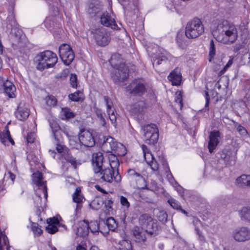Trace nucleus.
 I'll return each instance as SVG.
<instances>
[{
	"instance_id": "obj_1",
	"label": "nucleus",
	"mask_w": 250,
	"mask_h": 250,
	"mask_svg": "<svg viewBox=\"0 0 250 250\" xmlns=\"http://www.w3.org/2000/svg\"><path fill=\"white\" fill-rule=\"evenodd\" d=\"M104 156L101 152L94 153L92 157V164L94 173L97 176L99 177L103 181L111 183L113 180L118 183L121 182L122 177L118 170L114 176V168L119 166V162L117 158L113 156V160L109 163L110 168L106 167L104 165Z\"/></svg>"
},
{
	"instance_id": "obj_2",
	"label": "nucleus",
	"mask_w": 250,
	"mask_h": 250,
	"mask_svg": "<svg viewBox=\"0 0 250 250\" xmlns=\"http://www.w3.org/2000/svg\"><path fill=\"white\" fill-rule=\"evenodd\" d=\"M139 223L141 228L135 226L132 230L135 241L139 243L146 242V238L145 233L150 237H154L161 231V227L157 221L148 213H144L139 216Z\"/></svg>"
},
{
	"instance_id": "obj_3",
	"label": "nucleus",
	"mask_w": 250,
	"mask_h": 250,
	"mask_svg": "<svg viewBox=\"0 0 250 250\" xmlns=\"http://www.w3.org/2000/svg\"><path fill=\"white\" fill-rule=\"evenodd\" d=\"M120 58V54H115L111 56L109 60V63L113 67L110 73L111 78L116 84L127 80L129 76V69L126 64L124 62H117Z\"/></svg>"
},
{
	"instance_id": "obj_4",
	"label": "nucleus",
	"mask_w": 250,
	"mask_h": 250,
	"mask_svg": "<svg viewBox=\"0 0 250 250\" xmlns=\"http://www.w3.org/2000/svg\"><path fill=\"white\" fill-rule=\"evenodd\" d=\"M214 28L216 33L224 34L228 38V42L232 43L238 38V31L235 25L227 20H216L214 21Z\"/></svg>"
},
{
	"instance_id": "obj_5",
	"label": "nucleus",
	"mask_w": 250,
	"mask_h": 250,
	"mask_svg": "<svg viewBox=\"0 0 250 250\" xmlns=\"http://www.w3.org/2000/svg\"><path fill=\"white\" fill-rule=\"evenodd\" d=\"M103 142L101 143V148L106 153H114L112 157L116 155L124 156L126 154L125 146L121 143L117 142L113 137L107 136H103Z\"/></svg>"
},
{
	"instance_id": "obj_6",
	"label": "nucleus",
	"mask_w": 250,
	"mask_h": 250,
	"mask_svg": "<svg viewBox=\"0 0 250 250\" xmlns=\"http://www.w3.org/2000/svg\"><path fill=\"white\" fill-rule=\"evenodd\" d=\"M204 32V27L201 20L195 18L188 21L185 31V36L188 39H194L200 36Z\"/></svg>"
},
{
	"instance_id": "obj_7",
	"label": "nucleus",
	"mask_w": 250,
	"mask_h": 250,
	"mask_svg": "<svg viewBox=\"0 0 250 250\" xmlns=\"http://www.w3.org/2000/svg\"><path fill=\"white\" fill-rule=\"evenodd\" d=\"M143 130L144 136L146 144L154 145L159 139V130L154 124H150L141 125Z\"/></svg>"
},
{
	"instance_id": "obj_8",
	"label": "nucleus",
	"mask_w": 250,
	"mask_h": 250,
	"mask_svg": "<svg viewBox=\"0 0 250 250\" xmlns=\"http://www.w3.org/2000/svg\"><path fill=\"white\" fill-rule=\"evenodd\" d=\"M17 42H18L17 47H18L20 53L28 56L30 49L32 48V45L28 42L25 35L21 29L17 26Z\"/></svg>"
},
{
	"instance_id": "obj_9",
	"label": "nucleus",
	"mask_w": 250,
	"mask_h": 250,
	"mask_svg": "<svg viewBox=\"0 0 250 250\" xmlns=\"http://www.w3.org/2000/svg\"><path fill=\"white\" fill-rule=\"evenodd\" d=\"M42 174L41 172L38 171L32 174L33 182L38 187V192L41 191L43 194L44 197L46 200H47L48 194L46 182L42 181ZM36 195L37 197V201L41 202V195L40 194H38V191H36Z\"/></svg>"
},
{
	"instance_id": "obj_10",
	"label": "nucleus",
	"mask_w": 250,
	"mask_h": 250,
	"mask_svg": "<svg viewBox=\"0 0 250 250\" xmlns=\"http://www.w3.org/2000/svg\"><path fill=\"white\" fill-rule=\"evenodd\" d=\"M59 54L63 63L66 65H70L74 59L75 55L70 46L66 43L60 45Z\"/></svg>"
},
{
	"instance_id": "obj_11",
	"label": "nucleus",
	"mask_w": 250,
	"mask_h": 250,
	"mask_svg": "<svg viewBox=\"0 0 250 250\" xmlns=\"http://www.w3.org/2000/svg\"><path fill=\"white\" fill-rule=\"evenodd\" d=\"M129 94L135 96H142L146 91L145 83L140 80L135 79L126 87Z\"/></svg>"
},
{
	"instance_id": "obj_12",
	"label": "nucleus",
	"mask_w": 250,
	"mask_h": 250,
	"mask_svg": "<svg viewBox=\"0 0 250 250\" xmlns=\"http://www.w3.org/2000/svg\"><path fill=\"white\" fill-rule=\"evenodd\" d=\"M94 34V38L98 45L104 46L110 42V37L106 29L103 27L96 29L91 31Z\"/></svg>"
},
{
	"instance_id": "obj_13",
	"label": "nucleus",
	"mask_w": 250,
	"mask_h": 250,
	"mask_svg": "<svg viewBox=\"0 0 250 250\" xmlns=\"http://www.w3.org/2000/svg\"><path fill=\"white\" fill-rule=\"evenodd\" d=\"M232 236L237 242H245L250 240V229L245 227L235 229L232 233Z\"/></svg>"
},
{
	"instance_id": "obj_14",
	"label": "nucleus",
	"mask_w": 250,
	"mask_h": 250,
	"mask_svg": "<svg viewBox=\"0 0 250 250\" xmlns=\"http://www.w3.org/2000/svg\"><path fill=\"white\" fill-rule=\"evenodd\" d=\"M79 140L80 143L85 147L93 146L95 144L92 134L88 130L81 129L79 134Z\"/></svg>"
},
{
	"instance_id": "obj_15",
	"label": "nucleus",
	"mask_w": 250,
	"mask_h": 250,
	"mask_svg": "<svg viewBox=\"0 0 250 250\" xmlns=\"http://www.w3.org/2000/svg\"><path fill=\"white\" fill-rule=\"evenodd\" d=\"M100 17V22L104 26L110 27L113 30H119L115 20L112 19L109 14L106 12L103 13Z\"/></svg>"
},
{
	"instance_id": "obj_16",
	"label": "nucleus",
	"mask_w": 250,
	"mask_h": 250,
	"mask_svg": "<svg viewBox=\"0 0 250 250\" xmlns=\"http://www.w3.org/2000/svg\"><path fill=\"white\" fill-rule=\"evenodd\" d=\"M220 132L218 130H213L210 132L209 141L208 143V148L209 152L211 153L216 148L219 144Z\"/></svg>"
},
{
	"instance_id": "obj_17",
	"label": "nucleus",
	"mask_w": 250,
	"mask_h": 250,
	"mask_svg": "<svg viewBox=\"0 0 250 250\" xmlns=\"http://www.w3.org/2000/svg\"><path fill=\"white\" fill-rule=\"evenodd\" d=\"M182 74L178 68L172 70L167 76V79L172 85L179 86L182 83Z\"/></svg>"
},
{
	"instance_id": "obj_18",
	"label": "nucleus",
	"mask_w": 250,
	"mask_h": 250,
	"mask_svg": "<svg viewBox=\"0 0 250 250\" xmlns=\"http://www.w3.org/2000/svg\"><path fill=\"white\" fill-rule=\"evenodd\" d=\"M220 157L227 166H232L235 164L236 161V153L233 154L230 151H222Z\"/></svg>"
},
{
	"instance_id": "obj_19",
	"label": "nucleus",
	"mask_w": 250,
	"mask_h": 250,
	"mask_svg": "<svg viewBox=\"0 0 250 250\" xmlns=\"http://www.w3.org/2000/svg\"><path fill=\"white\" fill-rule=\"evenodd\" d=\"M126 176L130 185L133 186H137V181L143 178V176L134 169H128Z\"/></svg>"
},
{
	"instance_id": "obj_20",
	"label": "nucleus",
	"mask_w": 250,
	"mask_h": 250,
	"mask_svg": "<svg viewBox=\"0 0 250 250\" xmlns=\"http://www.w3.org/2000/svg\"><path fill=\"white\" fill-rule=\"evenodd\" d=\"M1 87L3 88L4 92L9 97H15V95L13 90L15 85L13 83L8 80L4 81L0 77V88Z\"/></svg>"
},
{
	"instance_id": "obj_21",
	"label": "nucleus",
	"mask_w": 250,
	"mask_h": 250,
	"mask_svg": "<svg viewBox=\"0 0 250 250\" xmlns=\"http://www.w3.org/2000/svg\"><path fill=\"white\" fill-rule=\"evenodd\" d=\"M42 53L46 61L47 64H46V66L49 67V68L53 67L58 61L57 55L50 50H46Z\"/></svg>"
},
{
	"instance_id": "obj_22",
	"label": "nucleus",
	"mask_w": 250,
	"mask_h": 250,
	"mask_svg": "<svg viewBox=\"0 0 250 250\" xmlns=\"http://www.w3.org/2000/svg\"><path fill=\"white\" fill-rule=\"evenodd\" d=\"M17 111V118L20 121L26 120L29 115V110L24 103H20Z\"/></svg>"
},
{
	"instance_id": "obj_23",
	"label": "nucleus",
	"mask_w": 250,
	"mask_h": 250,
	"mask_svg": "<svg viewBox=\"0 0 250 250\" xmlns=\"http://www.w3.org/2000/svg\"><path fill=\"white\" fill-rule=\"evenodd\" d=\"M0 141L5 146H8L10 143L12 145L15 144L14 140L11 137L7 126H5L3 131H0Z\"/></svg>"
},
{
	"instance_id": "obj_24",
	"label": "nucleus",
	"mask_w": 250,
	"mask_h": 250,
	"mask_svg": "<svg viewBox=\"0 0 250 250\" xmlns=\"http://www.w3.org/2000/svg\"><path fill=\"white\" fill-rule=\"evenodd\" d=\"M35 61L37 63L36 68L38 70L42 71L45 69L49 68V67L46 66L47 62L42 52L36 55Z\"/></svg>"
},
{
	"instance_id": "obj_25",
	"label": "nucleus",
	"mask_w": 250,
	"mask_h": 250,
	"mask_svg": "<svg viewBox=\"0 0 250 250\" xmlns=\"http://www.w3.org/2000/svg\"><path fill=\"white\" fill-rule=\"evenodd\" d=\"M235 184L239 187L250 188V175L242 174L236 179Z\"/></svg>"
},
{
	"instance_id": "obj_26",
	"label": "nucleus",
	"mask_w": 250,
	"mask_h": 250,
	"mask_svg": "<svg viewBox=\"0 0 250 250\" xmlns=\"http://www.w3.org/2000/svg\"><path fill=\"white\" fill-rule=\"evenodd\" d=\"M120 202L123 209L124 217L125 219L127 216L129 209L130 208V204L125 197L121 195L119 196Z\"/></svg>"
},
{
	"instance_id": "obj_27",
	"label": "nucleus",
	"mask_w": 250,
	"mask_h": 250,
	"mask_svg": "<svg viewBox=\"0 0 250 250\" xmlns=\"http://www.w3.org/2000/svg\"><path fill=\"white\" fill-rule=\"evenodd\" d=\"M48 122L50 127L51 128L54 138L62 136L60 131L61 127L59 126L57 122L53 119H49Z\"/></svg>"
},
{
	"instance_id": "obj_28",
	"label": "nucleus",
	"mask_w": 250,
	"mask_h": 250,
	"mask_svg": "<svg viewBox=\"0 0 250 250\" xmlns=\"http://www.w3.org/2000/svg\"><path fill=\"white\" fill-rule=\"evenodd\" d=\"M87 12L91 16L100 17L103 13L100 6L90 3L87 9Z\"/></svg>"
},
{
	"instance_id": "obj_29",
	"label": "nucleus",
	"mask_w": 250,
	"mask_h": 250,
	"mask_svg": "<svg viewBox=\"0 0 250 250\" xmlns=\"http://www.w3.org/2000/svg\"><path fill=\"white\" fill-rule=\"evenodd\" d=\"M169 56V53L166 51H164L163 52H161L160 53H158L156 59L153 60L152 62L153 66L155 64L158 65L162 63V62H166Z\"/></svg>"
},
{
	"instance_id": "obj_30",
	"label": "nucleus",
	"mask_w": 250,
	"mask_h": 250,
	"mask_svg": "<svg viewBox=\"0 0 250 250\" xmlns=\"http://www.w3.org/2000/svg\"><path fill=\"white\" fill-rule=\"evenodd\" d=\"M241 219L250 223V207H244L239 211Z\"/></svg>"
},
{
	"instance_id": "obj_31",
	"label": "nucleus",
	"mask_w": 250,
	"mask_h": 250,
	"mask_svg": "<svg viewBox=\"0 0 250 250\" xmlns=\"http://www.w3.org/2000/svg\"><path fill=\"white\" fill-rule=\"evenodd\" d=\"M54 143L56 145V149L59 153H64V151L68 149L65 146L63 145L62 138V136L55 137Z\"/></svg>"
},
{
	"instance_id": "obj_32",
	"label": "nucleus",
	"mask_w": 250,
	"mask_h": 250,
	"mask_svg": "<svg viewBox=\"0 0 250 250\" xmlns=\"http://www.w3.org/2000/svg\"><path fill=\"white\" fill-rule=\"evenodd\" d=\"M102 204L104 205L106 208V213H109L110 211L113 210L112 205L114 203L112 198L108 195L105 196V200L104 201H101Z\"/></svg>"
},
{
	"instance_id": "obj_33",
	"label": "nucleus",
	"mask_w": 250,
	"mask_h": 250,
	"mask_svg": "<svg viewBox=\"0 0 250 250\" xmlns=\"http://www.w3.org/2000/svg\"><path fill=\"white\" fill-rule=\"evenodd\" d=\"M73 201L76 203H81L85 199L81 193V188L78 187L76 188L75 192L72 195Z\"/></svg>"
},
{
	"instance_id": "obj_34",
	"label": "nucleus",
	"mask_w": 250,
	"mask_h": 250,
	"mask_svg": "<svg viewBox=\"0 0 250 250\" xmlns=\"http://www.w3.org/2000/svg\"><path fill=\"white\" fill-rule=\"evenodd\" d=\"M7 20V28L9 30H11V31L13 30H15V27L16 26V19L15 18L13 12L9 14Z\"/></svg>"
},
{
	"instance_id": "obj_35",
	"label": "nucleus",
	"mask_w": 250,
	"mask_h": 250,
	"mask_svg": "<svg viewBox=\"0 0 250 250\" xmlns=\"http://www.w3.org/2000/svg\"><path fill=\"white\" fill-rule=\"evenodd\" d=\"M94 110L97 117L100 120L102 125L105 126L106 125V121L104 118L105 116V113L101 109L98 107H94Z\"/></svg>"
},
{
	"instance_id": "obj_36",
	"label": "nucleus",
	"mask_w": 250,
	"mask_h": 250,
	"mask_svg": "<svg viewBox=\"0 0 250 250\" xmlns=\"http://www.w3.org/2000/svg\"><path fill=\"white\" fill-rule=\"evenodd\" d=\"M104 224L107 226L108 230L113 231L115 230L118 226L115 220L112 217L107 218Z\"/></svg>"
},
{
	"instance_id": "obj_37",
	"label": "nucleus",
	"mask_w": 250,
	"mask_h": 250,
	"mask_svg": "<svg viewBox=\"0 0 250 250\" xmlns=\"http://www.w3.org/2000/svg\"><path fill=\"white\" fill-rule=\"evenodd\" d=\"M151 157V160L150 161H147L146 158L145 157L146 161L149 166H150L151 169L153 171H157L159 169V164L157 161L155 159L154 156L151 154H149Z\"/></svg>"
},
{
	"instance_id": "obj_38",
	"label": "nucleus",
	"mask_w": 250,
	"mask_h": 250,
	"mask_svg": "<svg viewBox=\"0 0 250 250\" xmlns=\"http://www.w3.org/2000/svg\"><path fill=\"white\" fill-rule=\"evenodd\" d=\"M118 250H132L131 242L126 240H122L119 243Z\"/></svg>"
},
{
	"instance_id": "obj_39",
	"label": "nucleus",
	"mask_w": 250,
	"mask_h": 250,
	"mask_svg": "<svg viewBox=\"0 0 250 250\" xmlns=\"http://www.w3.org/2000/svg\"><path fill=\"white\" fill-rule=\"evenodd\" d=\"M64 159L68 162L71 163L73 166H75L76 164V161L75 158L73 157L70 152L69 149L64 151V153L62 154Z\"/></svg>"
},
{
	"instance_id": "obj_40",
	"label": "nucleus",
	"mask_w": 250,
	"mask_h": 250,
	"mask_svg": "<svg viewBox=\"0 0 250 250\" xmlns=\"http://www.w3.org/2000/svg\"><path fill=\"white\" fill-rule=\"evenodd\" d=\"M62 115L64 116V118H62V119L64 118L65 119H69L73 118L75 116L74 113L72 112L70 108L68 107H64L62 108Z\"/></svg>"
},
{
	"instance_id": "obj_41",
	"label": "nucleus",
	"mask_w": 250,
	"mask_h": 250,
	"mask_svg": "<svg viewBox=\"0 0 250 250\" xmlns=\"http://www.w3.org/2000/svg\"><path fill=\"white\" fill-rule=\"evenodd\" d=\"M216 54V49L214 42V41L213 40H211L210 42L209 48V53L208 56L209 59L208 61L209 62L212 61V60L214 58Z\"/></svg>"
},
{
	"instance_id": "obj_42",
	"label": "nucleus",
	"mask_w": 250,
	"mask_h": 250,
	"mask_svg": "<svg viewBox=\"0 0 250 250\" xmlns=\"http://www.w3.org/2000/svg\"><path fill=\"white\" fill-rule=\"evenodd\" d=\"M29 221L31 223V229L34 234L38 236H40L42 233V230L38 227V224L32 222L30 219H29Z\"/></svg>"
},
{
	"instance_id": "obj_43",
	"label": "nucleus",
	"mask_w": 250,
	"mask_h": 250,
	"mask_svg": "<svg viewBox=\"0 0 250 250\" xmlns=\"http://www.w3.org/2000/svg\"><path fill=\"white\" fill-rule=\"evenodd\" d=\"M87 229H90L93 233L98 232L99 231V224L97 222H91L90 224H86Z\"/></svg>"
},
{
	"instance_id": "obj_44",
	"label": "nucleus",
	"mask_w": 250,
	"mask_h": 250,
	"mask_svg": "<svg viewBox=\"0 0 250 250\" xmlns=\"http://www.w3.org/2000/svg\"><path fill=\"white\" fill-rule=\"evenodd\" d=\"M235 127L237 132L240 134V135L245 137L248 135V132L247 129L242 125L237 123L235 125Z\"/></svg>"
},
{
	"instance_id": "obj_45",
	"label": "nucleus",
	"mask_w": 250,
	"mask_h": 250,
	"mask_svg": "<svg viewBox=\"0 0 250 250\" xmlns=\"http://www.w3.org/2000/svg\"><path fill=\"white\" fill-rule=\"evenodd\" d=\"M158 160L161 164L163 165L164 168L166 170V172L170 171L169 167L168 166L167 162L166 159L165 158L164 156L162 155L161 156H159L158 157Z\"/></svg>"
},
{
	"instance_id": "obj_46",
	"label": "nucleus",
	"mask_w": 250,
	"mask_h": 250,
	"mask_svg": "<svg viewBox=\"0 0 250 250\" xmlns=\"http://www.w3.org/2000/svg\"><path fill=\"white\" fill-rule=\"evenodd\" d=\"M167 202L174 209H176L178 210L181 209V206L180 203L175 199L173 198L169 199L168 200Z\"/></svg>"
},
{
	"instance_id": "obj_47",
	"label": "nucleus",
	"mask_w": 250,
	"mask_h": 250,
	"mask_svg": "<svg viewBox=\"0 0 250 250\" xmlns=\"http://www.w3.org/2000/svg\"><path fill=\"white\" fill-rule=\"evenodd\" d=\"M143 103L142 102H138L133 105V110L136 114L140 113L143 110Z\"/></svg>"
},
{
	"instance_id": "obj_48",
	"label": "nucleus",
	"mask_w": 250,
	"mask_h": 250,
	"mask_svg": "<svg viewBox=\"0 0 250 250\" xmlns=\"http://www.w3.org/2000/svg\"><path fill=\"white\" fill-rule=\"evenodd\" d=\"M81 91L78 90L74 92V93H71L69 94L68 98L73 102H78L81 100V98L79 96Z\"/></svg>"
},
{
	"instance_id": "obj_49",
	"label": "nucleus",
	"mask_w": 250,
	"mask_h": 250,
	"mask_svg": "<svg viewBox=\"0 0 250 250\" xmlns=\"http://www.w3.org/2000/svg\"><path fill=\"white\" fill-rule=\"evenodd\" d=\"M70 85L73 88L77 87V76L75 74H71L70 77Z\"/></svg>"
},
{
	"instance_id": "obj_50",
	"label": "nucleus",
	"mask_w": 250,
	"mask_h": 250,
	"mask_svg": "<svg viewBox=\"0 0 250 250\" xmlns=\"http://www.w3.org/2000/svg\"><path fill=\"white\" fill-rule=\"evenodd\" d=\"M58 227H59L57 226L52 225L49 224L46 227V230L49 233L54 234L58 231Z\"/></svg>"
},
{
	"instance_id": "obj_51",
	"label": "nucleus",
	"mask_w": 250,
	"mask_h": 250,
	"mask_svg": "<svg viewBox=\"0 0 250 250\" xmlns=\"http://www.w3.org/2000/svg\"><path fill=\"white\" fill-rule=\"evenodd\" d=\"M159 220L162 222H166L167 220V214L164 211H161L158 215Z\"/></svg>"
},
{
	"instance_id": "obj_52",
	"label": "nucleus",
	"mask_w": 250,
	"mask_h": 250,
	"mask_svg": "<svg viewBox=\"0 0 250 250\" xmlns=\"http://www.w3.org/2000/svg\"><path fill=\"white\" fill-rule=\"evenodd\" d=\"M57 100L53 96H49L46 101L47 104L49 106H55L57 104Z\"/></svg>"
},
{
	"instance_id": "obj_53",
	"label": "nucleus",
	"mask_w": 250,
	"mask_h": 250,
	"mask_svg": "<svg viewBox=\"0 0 250 250\" xmlns=\"http://www.w3.org/2000/svg\"><path fill=\"white\" fill-rule=\"evenodd\" d=\"M47 223L50 224V225H55L59 227H60V223L58 219V218L54 217L53 218H50L49 219L47 220Z\"/></svg>"
},
{
	"instance_id": "obj_54",
	"label": "nucleus",
	"mask_w": 250,
	"mask_h": 250,
	"mask_svg": "<svg viewBox=\"0 0 250 250\" xmlns=\"http://www.w3.org/2000/svg\"><path fill=\"white\" fill-rule=\"evenodd\" d=\"M27 159L29 160V164L30 165H32L33 164H36L38 162V158L33 155L29 154L27 156Z\"/></svg>"
},
{
	"instance_id": "obj_55",
	"label": "nucleus",
	"mask_w": 250,
	"mask_h": 250,
	"mask_svg": "<svg viewBox=\"0 0 250 250\" xmlns=\"http://www.w3.org/2000/svg\"><path fill=\"white\" fill-rule=\"evenodd\" d=\"M26 141L27 143H33L34 142V134L33 133H28L26 136Z\"/></svg>"
},
{
	"instance_id": "obj_56",
	"label": "nucleus",
	"mask_w": 250,
	"mask_h": 250,
	"mask_svg": "<svg viewBox=\"0 0 250 250\" xmlns=\"http://www.w3.org/2000/svg\"><path fill=\"white\" fill-rule=\"evenodd\" d=\"M195 230L196 231V234L198 235L199 239L201 241H205V238L204 235L202 234V232L200 230L199 228L197 227H195Z\"/></svg>"
},
{
	"instance_id": "obj_57",
	"label": "nucleus",
	"mask_w": 250,
	"mask_h": 250,
	"mask_svg": "<svg viewBox=\"0 0 250 250\" xmlns=\"http://www.w3.org/2000/svg\"><path fill=\"white\" fill-rule=\"evenodd\" d=\"M109 116V118L112 124L115 123L116 122V116L114 114V111H112V113H107Z\"/></svg>"
},
{
	"instance_id": "obj_58",
	"label": "nucleus",
	"mask_w": 250,
	"mask_h": 250,
	"mask_svg": "<svg viewBox=\"0 0 250 250\" xmlns=\"http://www.w3.org/2000/svg\"><path fill=\"white\" fill-rule=\"evenodd\" d=\"M183 32H179L177 34L176 40L178 42L181 43L183 41Z\"/></svg>"
},
{
	"instance_id": "obj_59",
	"label": "nucleus",
	"mask_w": 250,
	"mask_h": 250,
	"mask_svg": "<svg viewBox=\"0 0 250 250\" xmlns=\"http://www.w3.org/2000/svg\"><path fill=\"white\" fill-rule=\"evenodd\" d=\"M176 189L177 191V192L179 193V194L180 195V196L182 197H184V193L185 189L183 188V187H182L180 185H178L176 188Z\"/></svg>"
},
{
	"instance_id": "obj_60",
	"label": "nucleus",
	"mask_w": 250,
	"mask_h": 250,
	"mask_svg": "<svg viewBox=\"0 0 250 250\" xmlns=\"http://www.w3.org/2000/svg\"><path fill=\"white\" fill-rule=\"evenodd\" d=\"M205 98H206V104L205 108H207L208 110V105L209 104L210 98L209 94L207 91L205 92Z\"/></svg>"
},
{
	"instance_id": "obj_61",
	"label": "nucleus",
	"mask_w": 250,
	"mask_h": 250,
	"mask_svg": "<svg viewBox=\"0 0 250 250\" xmlns=\"http://www.w3.org/2000/svg\"><path fill=\"white\" fill-rule=\"evenodd\" d=\"M95 188L99 191L101 193L106 194L107 195L108 194L107 192H106L104 189L102 188L99 185H96L94 186Z\"/></svg>"
},
{
	"instance_id": "obj_62",
	"label": "nucleus",
	"mask_w": 250,
	"mask_h": 250,
	"mask_svg": "<svg viewBox=\"0 0 250 250\" xmlns=\"http://www.w3.org/2000/svg\"><path fill=\"white\" fill-rule=\"evenodd\" d=\"M175 102L177 103H179L181 104V106L183 105L182 104V95L181 93L178 94V95L176 96V99H175Z\"/></svg>"
},
{
	"instance_id": "obj_63",
	"label": "nucleus",
	"mask_w": 250,
	"mask_h": 250,
	"mask_svg": "<svg viewBox=\"0 0 250 250\" xmlns=\"http://www.w3.org/2000/svg\"><path fill=\"white\" fill-rule=\"evenodd\" d=\"M52 21H50L49 19H46L44 21L45 26L49 29H50V28L52 27Z\"/></svg>"
},
{
	"instance_id": "obj_64",
	"label": "nucleus",
	"mask_w": 250,
	"mask_h": 250,
	"mask_svg": "<svg viewBox=\"0 0 250 250\" xmlns=\"http://www.w3.org/2000/svg\"><path fill=\"white\" fill-rule=\"evenodd\" d=\"M60 130L61 131L63 132L68 138H69L70 137H71V136L69 134V130L66 127H64L63 128L61 127L60 131Z\"/></svg>"
}]
</instances>
